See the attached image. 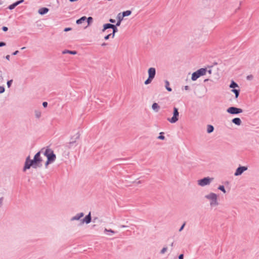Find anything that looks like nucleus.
<instances>
[{"label": "nucleus", "mask_w": 259, "mask_h": 259, "mask_svg": "<svg viewBox=\"0 0 259 259\" xmlns=\"http://www.w3.org/2000/svg\"><path fill=\"white\" fill-rule=\"evenodd\" d=\"M179 259H184V254L183 253L180 254L179 256Z\"/></svg>", "instance_id": "79ce46f5"}, {"label": "nucleus", "mask_w": 259, "mask_h": 259, "mask_svg": "<svg viewBox=\"0 0 259 259\" xmlns=\"http://www.w3.org/2000/svg\"><path fill=\"white\" fill-rule=\"evenodd\" d=\"M173 245H174V242H172L171 243V244H170V246H171V247H172V246H173Z\"/></svg>", "instance_id": "0e129e2a"}, {"label": "nucleus", "mask_w": 259, "mask_h": 259, "mask_svg": "<svg viewBox=\"0 0 259 259\" xmlns=\"http://www.w3.org/2000/svg\"><path fill=\"white\" fill-rule=\"evenodd\" d=\"M206 68H200L196 71L193 72L192 74L191 79L193 81L196 80L199 77L205 75L207 72Z\"/></svg>", "instance_id": "39448f33"}, {"label": "nucleus", "mask_w": 259, "mask_h": 259, "mask_svg": "<svg viewBox=\"0 0 259 259\" xmlns=\"http://www.w3.org/2000/svg\"><path fill=\"white\" fill-rule=\"evenodd\" d=\"M16 7V6H15V4L14 3L11 5H10L8 7V8L10 9V10H13L14 9L15 7Z\"/></svg>", "instance_id": "72a5a7b5"}, {"label": "nucleus", "mask_w": 259, "mask_h": 259, "mask_svg": "<svg viewBox=\"0 0 259 259\" xmlns=\"http://www.w3.org/2000/svg\"><path fill=\"white\" fill-rule=\"evenodd\" d=\"M44 149L45 148H42L40 151L37 152L34 155L33 159H30V156L26 157L23 168V171H26V170L30 169L31 167H32L33 168H36L42 166L41 163L42 161V159L40 156V154L44 152Z\"/></svg>", "instance_id": "f257e3e1"}, {"label": "nucleus", "mask_w": 259, "mask_h": 259, "mask_svg": "<svg viewBox=\"0 0 259 259\" xmlns=\"http://www.w3.org/2000/svg\"><path fill=\"white\" fill-rule=\"evenodd\" d=\"M205 198L210 200V205L211 206H214L219 205V202L218 201V195L215 193L211 192L209 194L205 195Z\"/></svg>", "instance_id": "7ed1b4c3"}, {"label": "nucleus", "mask_w": 259, "mask_h": 259, "mask_svg": "<svg viewBox=\"0 0 259 259\" xmlns=\"http://www.w3.org/2000/svg\"><path fill=\"white\" fill-rule=\"evenodd\" d=\"M18 53H19V51H16L15 52H14L13 53V55H16Z\"/></svg>", "instance_id": "3c124183"}, {"label": "nucleus", "mask_w": 259, "mask_h": 259, "mask_svg": "<svg viewBox=\"0 0 259 259\" xmlns=\"http://www.w3.org/2000/svg\"><path fill=\"white\" fill-rule=\"evenodd\" d=\"M14 4H15V6H17L18 5H19V3H18V1L14 3Z\"/></svg>", "instance_id": "6e6d98bb"}, {"label": "nucleus", "mask_w": 259, "mask_h": 259, "mask_svg": "<svg viewBox=\"0 0 259 259\" xmlns=\"http://www.w3.org/2000/svg\"><path fill=\"white\" fill-rule=\"evenodd\" d=\"M167 250V247H163L162 249L160 251V253L161 254H164L166 251Z\"/></svg>", "instance_id": "2f4dec72"}, {"label": "nucleus", "mask_w": 259, "mask_h": 259, "mask_svg": "<svg viewBox=\"0 0 259 259\" xmlns=\"http://www.w3.org/2000/svg\"><path fill=\"white\" fill-rule=\"evenodd\" d=\"M213 180V178H210L209 177H204L198 181V185L203 187L209 185Z\"/></svg>", "instance_id": "0eeeda50"}, {"label": "nucleus", "mask_w": 259, "mask_h": 259, "mask_svg": "<svg viewBox=\"0 0 259 259\" xmlns=\"http://www.w3.org/2000/svg\"><path fill=\"white\" fill-rule=\"evenodd\" d=\"M184 89L185 90H188L189 89V87L188 85H186L185 86Z\"/></svg>", "instance_id": "603ef678"}, {"label": "nucleus", "mask_w": 259, "mask_h": 259, "mask_svg": "<svg viewBox=\"0 0 259 259\" xmlns=\"http://www.w3.org/2000/svg\"><path fill=\"white\" fill-rule=\"evenodd\" d=\"M84 215V213L83 212H80V213H78L77 214H76V215H75V216L73 217L72 218H71V219H70V220L71 221H77V220H80L82 217H83Z\"/></svg>", "instance_id": "f8f14e48"}, {"label": "nucleus", "mask_w": 259, "mask_h": 259, "mask_svg": "<svg viewBox=\"0 0 259 259\" xmlns=\"http://www.w3.org/2000/svg\"><path fill=\"white\" fill-rule=\"evenodd\" d=\"M218 189L219 190H220V191H222L224 193H226V190H225V187H224V185H220V186L218 187Z\"/></svg>", "instance_id": "a878e982"}, {"label": "nucleus", "mask_w": 259, "mask_h": 259, "mask_svg": "<svg viewBox=\"0 0 259 259\" xmlns=\"http://www.w3.org/2000/svg\"><path fill=\"white\" fill-rule=\"evenodd\" d=\"M164 133L163 132H160L157 139L159 140H165V137L164 136Z\"/></svg>", "instance_id": "b1692460"}, {"label": "nucleus", "mask_w": 259, "mask_h": 259, "mask_svg": "<svg viewBox=\"0 0 259 259\" xmlns=\"http://www.w3.org/2000/svg\"><path fill=\"white\" fill-rule=\"evenodd\" d=\"M111 28L113 29V32L115 33V32H116L117 31V28H116V27L115 25H114V27H113Z\"/></svg>", "instance_id": "4c0bfd02"}, {"label": "nucleus", "mask_w": 259, "mask_h": 259, "mask_svg": "<svg viewBox=\"0 0 259 259\" xmlns=\"http://www.w3.org/2000/svg\"><path fill=\"white\" fill-rule=\"evenodd\" d=\"M214 129V128L213 125L211 124H208L207 126V133L208 134H210L213 132Z\"/></svg>", "instance_id": "a211bd4d"}, {"label": "nucleus", "mask_w": 259, "mask_h": 259, "mask_svg": "<svg viewBox=\"0 0 259 259\" xmlns=\"http://www.w3.org/2000/svg\"><path fill=\"white\" fill-rule=\"evenodd\" d=\"M69 50H65L64 51H63L62 53L63 54H69Z\"/></svg>", "instance_id": "a18cd8bd"}, {"label": "nucleus", "mask_w": 259, "mask_h": 259, "mask_svg": "<svg viewBox=\"0 0 259 259\" xmlns=\"http://www.w3.org/2000/svg\"><path fill=\"white\" fill-rule=\"evenodd\" d=\"M72 29L70 27H67V28H65L64 30V31L65 32H67V31H70Z\"/></svg>", "instance_id": "a19ab883"}, {"label": "nucleus", "mask_w": 259, "mask_h": 259, "mask_svg": "<svg viewBox=\"0 0 259 259\" xmlns=\"http://www.w3.org/2000/svg\"><path fill=\"white\" fill-rule=\"evenodd\" d=\"M227 112L232 115H237L242 113L243 110L241 108L231 106L227 109Z\"/></svg>", "instance_id": "6e6552de"}, {"label": "nucleus", "mask_w": 259, "mask_h": 259, "mask_svg": "<svg viewBox=\"0 0 259 259\" xmlns=\"http://www.w3.org/2000/svg\"><path fill=\"white\" fill-rule=\"evenodd\" d=\"M148 77L154 79L156 74V70L155 68L151 67L148 70Z\"/></svg>", "instance_id": "9b49d317"}, {"label": "nucleus", "mask_w": 259, "mask_h": 259, "mask_svg": "<svg viewBox=\"0 0 259 259\" xmlns=\"http://www.w3.org/2000/svg\"><path fill=\"white\" fill-rule=\"evenodd\" d=\"M105 45H106V44H105V43H103V44H102V46H105Z\"/></svg>", "instance_id": "69168bd1"}, {"label": "nucleus", "mask_w": 259, "mask_h": 259, "mask_svg": "<svg viewBox=\"0 0 259 259\" xmlns=\"http://www.w3.org/2000/svg\"><path fill=\"white\" fill-rule=\"evenodd\" d=\"M111 233L112 234H114L115 233V232L114 231H113V230L110 229H107L106 228L104 230V233H106V234H108V233Z\"/></svg>", "instance_id": "393cba45"}, {"label": "nucleus", "mask_w": 259, "mask_h": 259, "mask_svg": "<svg viewBox=\"0 0 259 259\" xmlns=\"http://www.w3.org/2000/svg\"><path fill=\"white\" fill-rule=\"evenodd\" d=\"M152 109L155 112H157L160 109V106L157 103H154L152 105Z\"/></svg>", "instance_id": "2eb2a0df"}, {"label": "nucleus", "mask_w": 259, "mask_h": 259, "mask_svg": "<svg viewBox=\"0 0 259 259\" xmlns=\"http://www.w3.org/2000/svg\"><path fill=\"white\" fill-rule=\"evenodd\" d=\"M10 55H8L6 56V59L8 60H10Z\"/></svg>", "instance_id": "8fccbe9b"}, {"label": "nucleus", "mask_w": 259, "mask_h": 259, "mask_svg": "<svg viewBox=\"0 0 259 259\" xmlns=\"http://www.w3.org/2000/svg\"><path fill=\"white\" fill-rule=\"evenodd\" d=\"M179 112L177 107L174 108L173 116L171 118H168L167 120L171 123H176L179 120Z\"/></svg>", "instance_id": "423d86ee"}, {"label": "nucleus", "mask_w": 259, "mask_h": 259, "mask_svg": "<svg viewBox=\"0 0 259 259\" xmlns=\"http://www.w3.org/2000/svg\"><path fill=\"white\" fill-rule=\"evenodd\" d=\"M153 79V78L148 77V79L147 80H146L144 82L145 84L147 85V84L150 83L152 82Z\"/></svg>", "instance_id": "cd10ccee"}, {"label": "nucleus", "mask_w": 259, "mask_h": 259, "mask_svg": "<svg viewBox=\"0 0 259 259\" xmlns=\"http://www.w3.org/2000/svg\"><path fill=\"white\" fill-rule=\"evenodd\" d=\"M35 116L36 118H39L41 116V112L38 110L35 111Z\"/></svg>", "instance_id": "bb28decb"}, {"label": "nucleus", "mask_w": 259, "mask_h": 259, "mask_svg": "<svg viewBox=\"0 0 259 259\" xmlns=\"http://www.w3.org/2000/svg\"><path fill=\"white\" fill-rule=\"evenodd\" d=\"M120 13L121 16L122 17H124L125 16H130L132 12H131V11L127 10L126 11L123 12L122 13Z\"/></svg>", "instance_id": "6ab92c4d"}, {"label": "nucleus", "mask_w": 259, "mask_h": 259, "mask_svg": "<svg viewBox=\"0 0 259 259\" xmlns=\"http://www.w3.org/2000/svg\"><path fill=\"white\" fill-rule=\"evenodd\" d=\"M219 74H218V73H217V76H216V78H217V79H218V78H219Z\"/></svg>", "instance_id": "e2e57ef3"}, {"label": "nucleus", "mask_w": 259, "mask_h": 259, "mask_svg": "<svg viewBox=\"0 0 259 259\" xmlns=\"http://www.w3.org/2000/svg\"><path fill=\"white\" fill-rule=\"evenodd\" d=\"M253 78V76L252 75H249L247 76V79L248 80H251Z\"/></svg>", "instance_id": "ea45409f"}, {"label": "nucleus", "mask_w": 259, "mask_h": 259, "mask_svg": "<svg viewBox=\"0 0 259 259\" xmlns=\"http://www.w3.org/2000/svg\"><path fill=\"white\" fill-rule=\"evenodd\" d=\"M91 221H92V217H91V212H90L88 214L86 215L83 219H82L80 220V225H82L84 223H85L86 224H88L90 223L91 222Z\"/></svg>", "instance_id": "9d476101"}, {"label": "nucleus", "mask_w": 259, "mask_h": 259, "mask_svg": "<svg viewBox=\"0 0 259 259\" xmlns=\"http://www.w3.org/2000/svg\"><path fill=\"white\" fill-rule=\"evenodd\" d=\"M121 228H126V227H127V226H124V225H121Z\"/></svg>", "instance_id": "052dcab7"}, {"label": "nucleus", "mask_w": 259, "mask_h": 259, "mask_svg": "<svg viewBox=\"0 0 259 259\" xmlns=\"http://www.w3.org/2000/svg\"><path fill=\"white\" fill-rule=\"evenodd\" d=\"M5 88L3 86H0V93H3L5 92Z\"/></svg>", "instance_id": "c9c22d12"}, {"label": "nucleus", "mask_w": 259, "mask_h": 259, "mask_svg": "<svg viewBox=\"0 0 259 259\" xmlns=\"http://www.w3.org/2000/svg\"><path fill=\"white\" fill-rule=\"evenodd\" d=\"M109 22H111V23H115V20L114 19H109Z\"/></svg>", "instance_id": "de8ad7c7"}, {"label": "nucleus", "mask_w": 259, "mask_h": 259, "mask_svg": "<svg viewBox=\"0 0 259 259\" xmlns=\"http://www.w3.org/2000/svg\"><path fill=\"white\" fill-rule=\"evenodd\" d=\"M230 88L233 89H236V88H239L238 85L234 81H232L230 85Z\"/></svg>", "instance_id": "4be33fe9"}, {"label": "nucleus", "mask_w": 259, "mask_h": 259, "mask_svg": "<svg viewBox=\"0 0 259 259\" xmlns=\"http://www.w3.org/2000/svg\"><path fill=\"white\" fill-rule=\"evenodd\" d=\"M3 75V72L0 70V82H2L4 79Z\"/></svg>", "instance_id": "7c9ffc66"}, {"label": "nucleus", "mask_w": 259, "mask_h": 259, "mask_svg": "<svg viewBox=\"0 0 259 259\" xmlns=\"http://www.w3.org/2000/svg\"><path fill=\"white\" fill-rule=\"evenodd\" d=\"M97 99L98 100H99L100 102H103V101H102V100H101V98H97Z\"/></svg>", "instance_id": "13d9d810"}, {"label": "nucleus", "mask_w": 259, "mask_h": 259, "mask_svg": "<svg viewBox=\"0 0 259 259\" xmlns=\"http://www.w3.org/2000/svg\"><path fill=\"white\" fill-rule=\"evenodd\" d=\"M247 166L239 165L236 169L234 176H239L241 175L245 171L247 170Z\"/></svg>", "instance_id": "1a4fd4ad"}, {"label": "nucleus", "mask_w": 259, "mask_h": 259, "mask_svg": "<svg viewBox=\"0 0 259 259\" xmlns=\"http://www.w3.org/2000/svg\"><path fill=\"white\" fill-rule=\"evenodd\" d=\"M75 134L73 136H72V137L70 138V141H74V140H75Z\"/></svg>", "instance_id": "49530a36"}, {"label": "nucleus", "mask_w": 259, "mask_h": 259, "mask_svg": "<svg viewBox=\"0 0 259 259\" xmlns=\"http://www.w3.org/2000/svg\"><path fill=\"white\" fill-rule=\"evenodd\" d=\"M24 2V0H20L18 1V3H19V4L22 3L23 2Z\"/></svg>", "instance_id": "5fc2aeb1"}, {"label": "nucleus", "mask_w": 259, "mask_h": 259, "mask_svg": "<svg viewBox=\"0 0 259 259\" xmlns=\"http://www.w3.org/2000/svg\"><path fill=\"white\" fill-rule=\"evenodd\" d=\"M111 36V34H108L107 35H106L104 37V39L105 40H107L109 39V37H110Z\"/></svg>", "instance_id": "37998d69"}, {"label": "nucleus", "mask_w": 259, "mask_h": 259, "mask_svg": "<svg viewBox=\"0 0 259 259\" xmlns=\"http://www.w3.org/2000/svg\"><path fill=\"white\" fill-rule=\"evenodd\" d=\"M12 82H13V80H12V79L8 80L7 81V86L9 88H10V87L11 86Z\"/></svg>", "instance_id": "473e14b6"}, {"label": "nucleus", "mask_w": 259, "mask_h": 259, "mask_svg": "<svg viewBox=\"0 0 259 259\" xmlns=\"http://www.w3.org/2000/svg\"><path fill=\"white\" fill-rule=\"evenodd\" d=\"M53 162L51 161H49L48 160H47V161H46L45 162V168H47L48 167V165L51 163H52Z\"/></svg>", "instance_id": "c756f323"}, {"label": "nucleus", "mask_w": 259, "mask_h": 259, "mask_svg": "<svg viewBox=\"0 0 259 259\" xmlns=\"http://www.w3.org/2000/svg\"><path fill=\"white\" fill-rule=\"evenodd\" d=\"M25 49V47H23V48H21V50H24Z\"/></svg>", "instance_id": "338daca9"}, {"label": "nucleus", "mask_w": 259, "mask_h": 259, "mask_svg": "<svg viewBox=\"0 0 259 259\" xmlns=\"http://www.w3.org/2000/svg\"><path fill=\"white\" fill-rule=\"evenodd\" d=\"M2 29L4 31H6L8 30V28L6 26H4V27H3Z\"/></svg>", "instance_id": "c03bdc74"}, {"label": "nucleus", "mask_w": 259, "mask_h": 259, "mask_svg": "<svg viewBox=\"0 0 259 259\" xmlns=\"http://www.w3.org/2000/svg\"><path fill=\"white\" fill-rule=\"evenodd\" d=\"M185 225H186V222H184V223L182 224V225L181 226V227H180V228L179 229V231L180 232L182 231L184 229V227H185Z\"/></svg>", "instance_id": "f704fd0d"}, {"label": "nucleus", "mask_w": 259, "mask_h": 259, "mask_svg": "<svg viewBox=\"0 0 259 259\" xmlns=\"http://www.w3.org/2000/svg\"><path fill=\"white\" fill-rule=\"evenodd\" d=\"M48 102H42V106L44 108H46L48 106Z\"/></svg>", "instance_id": "58836bf2"}, {"label": "nucleus", "mask_w": 259, "mask_h": 259, "mask_svg": "<svg viewBox=\"0 0 259 259\" xmlns=\"http://www.w3.org/2000/svg\"><path fill=\"white\" fill-rule=\"evenodd\" d=\"M14 4H15V6H17L18 5H19V3H18V1L14 3Z\"/></svg>", "instance_id": "4d7b16f0"}, {"label": "nucleus", "mask_w": 259, "mask_h": 259, "mask_svg": "<svg viewBox=\"0 0 259 259\" xmlns=\"http://www.w3.org/2000/svg\"><path fill=\"white\" fill-rule=\"evenodd\" d=\"M49 9L47 8H42L39 9L38 10V13L40 15H45L47 14L49 12Z\"/></svg>", "instance_id": "4468645a"}, {"label": "nucleus", "mask_w": 259, "mask_h": 259, "mask_svg": "<svg viewBox=\"0 0 259 259\" xmlns=\"http://www.w3.org/2000/svg\"><path fill=\"white\" fill-rule=\"evenodd\" d=\"M123 19V17L121 16L120 13H119L117 16V22L116 23V26H119L120 25Z\"/></svg>", "instance_id": "f3484780"}, {"label": "nucleus", "mask_w": 259, "mask_h": 259, "mask_svg": "<svg viewBox=\"0 0 259 259\" xmlns=\"http://www.w3.org/2000/svg\"><path fill=\"white\" fill-rule=\"evenodd\" d=\"M1 4H2V3H1V2H0V5H1Z\"/></svg>", "instance_id": "774afa93"}, {"label": "nucleus", "mask_w": 259, "mask_h": 259, "mask_svg": "<svg viewBox=\"0 0 259 259\" xmlns=\"http://www.w3.org/2000/svg\"><path fill=\"white\" fill-rule=\"evenodd\" d=\"M208 72L209 73V74H211V70H208Z\"/></svg>", "instance_id": "680f3d73"}, {"label": "nucleus", "mask_w": 259, "mask_h": 259, "mask_svg": "<svg viewBox=\"0 0 259 259\" xmlns=\"http://www.w3.org/2000/svg\"><path fill=\"white\" fill-rule=\"evenodd\" d=\"M109 34H111V36L112 38H113V37H114V36H115V33H114V32H112V33H110Z\"/></svg>", "instance_id": "864d4df0"}, {"label": "nucleus", "mask_w": 259, "mask_h": 259, "mask_svg": "<svg viewBox=\"0 0 259 259\" xmlns=\"http://www.w3.org/2000/svg\"><path fill=\"white\" fill-rule=\"evenodd\" d=\"M232 92H233L235 95V97H238L239 95L240 90L238 89H233Z\"/></svg>", "instance_id": "5701e85b"}, {"label": "nucleus", "mask_w": 259, "mask_h": 259, "mask_svg": "<svg viewBox=\"0 0 259 259\" xmlns=\"http://www.w3.org/2000/svg\"><path fill=\"white\" fill-rule=\"evenodd\" d=\"M45 149L42 152L44 155L47 157V160L54 162L56 159V155L54 151L49 147H44Z\"/></svg>", "instance_id": "f03ea898"}, {"label": "nucleus", "mask_w": 259, "mask_h": 259, "mask_svg": "<svg viewBox=\"0 0 259 259\" xmlns=\"http://www.w3.org/2000/svg\"><path fill=\"white\" fill-rule=\"evenodd\" d=\"M86 20H87L88 25H90L93 21V18L92 17H89L88 18H87Z\"/></svg>", "instance_id": "c85d7f7f"}, {"label": "nucleus", "mask_w": 259, "mask_h": 259, "mask_svg": "<svg viewBox=\"0 0 259 259\" xmlns=\"http://www.w3.org/2000/svg\"><path fill=\"white\" fill-rule=\"evenodd\" d=\"M86 20H87V17L85 16H83V17H81L80 19L77 20L76 23L77 24H81L84 21H85Z\"/></svg>", "instance_id": "aec40b11"}, {"label": "nucleus", "mask_w": 259, "mask_h": 259, "mask_svg": "<svg viewBox=\"0 0 259 259\" xmlns=\"http://www.w3.org/2000/svg\"><path fill=\"white\" fill-rule=\"evenodd\" d=\"M232 122L236 125L239 126L241 124L242 121L240 118L235 117L232 119Z\"/></svg>", "instance_id": "ddd939ff"}, {"label": "nucleus", "mask_w": 259, "mask_h": 259, "mask_svg": "<svg viewBox=\"0 0 259 259\" xmlns=\"http://www.w3.org/2000/svg\"><path fill=\"white\" fill-rule=\"evenodd\" d=\"M113 27H114V25L107 23L103 25V28L102 29V31L104 32L106 29L111 28Z\"/></svg>", "instance_id": "dca6fc26"}, {"label": "nucleus", "mask_w": 259, "mask_h": 259, "mask_svg": "<svg viewBox=\"0 0 259 259\" xmlns=\"http://www.w3.org/2000/svg\"><path fill=\"white\" fill-rule=\"evenodd\" d=\"M69 54L71 55H76L77 54V52L75 51H69Z\"/></svg>", "instance_id": "e433bc0d"}, {"label": "nucleus", "mask_w": 259, "mask_h": 259, "mask_svg": "<svg viewBox=\"0 0 259 259\" xmlns=\"http://www.w3.org/2000/svg\"><path fill=\"white\" fill-rule=\"evenodd\" d=\"M164 83H165V85H164V87L165 88H166V89L169 91V92H171V89L169 87V82L167 80H165L164 81Z\"/></svg>", "instance_id": "412c9836"}, {"label": "nucleus", "mask_w": 259, "mask_h": 259, "mask_svg": "<svg viewBox=\"0 0 259 259\" xmlns=\"http://www.w3.org/2000/svg\"><path fill=\"white\" fill-rule=\"evenodd\" d=\"M6 45V44L4 42H0V47H3Z\"/></svg>", "instance_id": "09e8293b"}, {"label": "nucleus", "mask_w": 259, "mask_h": 259, "mask_svg": "<svg viewBox=\"0 0 259 259\" xmlns=\"http://www.w3.org/2000/svg\"><path fill=\"white\" fill-rule=\"evenodd\" d=\"M210 81V80L209 79H205L204 80V82H206V81Z\"/></svg>", "instance_id": "bf43d9fd"}, {"label": "nucleus", "mask_w": 259, "mask_h": 259, "mask_svg": "<svg viewBox=\"0 0 259 259\" xmlns=\"http://www.w3.org/2000/svg\"><path fill=\"white\" fill-rule=\"evenodd\" d=\"M80 134L79 132H77L75 134V137L74 141H70L69 142L66 143L65 145V147L67 149H74L78 145L77 140L79 139Z\"/></svg>", "instance_id": "20e7f679"}]
</instances>
